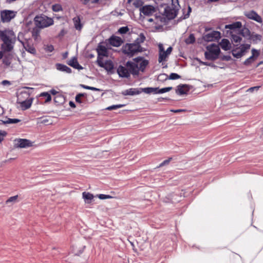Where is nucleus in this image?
<instances>
[{"label":"nucleus","instance_id":"nucleus-1","mask_svg":"<svg viewBox=\"0 0 263 263\" xmlns=\"http://www.w3.org/2000/svg\"><path fill=\"white\" fill-rule=\"evenodd\" d=\"M0 39L3 42L1 49L3 52H10L13 49L16 37L12 30L8 29L1 31Z\"/></svg>","mask_w":263,"mask_h":263},{"label":"nucleus","instance_id":"nucleus-2","mask_svg":"<svg viewBox=\"0 0 263 263\" xmlns=\"http://www.w3.org/2000/svg\"><path fill=\"white\" fill-rule=\"evenodd\" d=\"M164 7L163 14L168 19L171 20L174 18L179 10L180 5L178 0H172L170 5H164L161 7Z\"/></svg>","mask_w":263,"mask_h":263},{"label":"nucleus","instance_id":"nucleus-3","mask_svg":"<svg viewBox=\"0 0 263 263\" xmlns=\"http://www.w3.org/2000/svg\"><path fill=\"white\" fill-rule=\"evenodd\" d=\"M33 99L29 97V93L26 91H21L17 96V104L20 105V107L23 110L29 108L32 103Z\"/></svg>","mask_w":263,"mask_h":263},{"label":"nucleus","instance_id":"nucleus-4","mask_svg":"<svg viewBox=\"0 0 263 263\" xmlns=\"http://www.w3.org/2000/svg\"><path fill=\"white\" fill-rule=\"evenodd\" d=\"M122 52L128 57H132L138 52H142V47L139 43H126L122 46Z\"/></svg>","mask_w":263,"mask_h":263},{"label":"nucleus","instance_id":"nucleus-5","mask_svg":"<svg viewBox=\"0 0 263 263\" xmlns=\"http://www.w3.org/2000/svg\"><path fill=\"white\" fill-rule=\"evenodd\" d=\"M206 49L207 51L204 52V56L206 59L214 61L218 58L220 50L218 45L212 44L208 46Z\"/></svg>","mask_w":263,"mask_h":263},{"label":"nucleus","instance_id":"nucleus-6","mask_svg":"<svg viewBox=\"0 0 263 263\" xmlns=\"http://www.w3.org/2000/svg\"><path fill=\"white\" fill-rule=\"evenodd\" d=\"M34 22L36 26L41 28L49 27L53 24L52 18L44 15L35 16Z\"/></svg>","mask_w":263,"mask_h":263},{"label":"nucleus","instance_id":"nucleus-7","mask_svg":"<svg viewBox=\"0 0 263 263\" xmlns=\"http://www.w3.org/2000/svg\"><path fill=\"white\" fill-rule=\"evenodd\" d=\"M250 48L249 44H242L239 47L234 49L232 51V55L236 58L239 59L243 56L247 50Z\"/></svg>","mask_w":263,"mask_h":263},{"label":"nucleus","instance_id":"nucleus-8","mask_svg":"<svg viewBox=\"0 0 263 263\" xmlns=\"http://www.w3.org/2000/svg\"><path fill=\"white\" fill-rule=\"evenodd\" d=\"M16 13V12L12 10H3L1 12V21L4 23L9 22L15 16Z\"/></svg>","mask_w":263,"mask_h":263},{"label":"nucleus","instance_id":"nucleus-9","mask_svg":"<svg viewBox=\"0 0 263 263\" xmlns=\"http://www.w3.org/2000/svg\"><path fill=\"white\" fill-rule=\"evenodd\" d=\"M126 66L128 68L130 74L133 76H138L139 74V70L138 68V63H137L133 60V61H128L126 63Z\"/></svg>","mask_w":263,"mask_h":263},{"label":"nucleus","instance_id":"nucleus-10","mask_svg":"<svg viewBox=\"0 0 263 263\" xmlns=\"http://www.w3.org/2000/svg\"><path fill=\"white\" fill-rule=\"evenodd\" d=\"M16 145L17 147L27 148L33 145V142L26 139H18L15 140Z\"/></svg>","mask_w":263,"mask_h":263},{"label":"nucleus","instance_id":"nucleus-11","mask_svg":"<svg viewBox=\"0 0 263 263\" xmlns=\"http://www.w3.org/2000/svg\"><path fill=\"white\" fill-rule=\"evenodd\" d=\"M245 15L248 18L254 20L257 23H261L262 22L261 17L253 10L246 12Z\"/></svg>","mask_w":263,"mask_h":263},{"label":"nucleus","instance_id":"nucleus-12","mask_svg":"<svg viewBox=\"0 0 263 263\" xmlns=\"http://www.w3.org/2000/svg\"><path fill=\"white\" fill-rule=\"evenodd\" d=\"M220 37V33L219 31H214L204 36V39L208 42H211L219 39Z\"/></svg>","mask_w":263,"mask_h":263},{"label":"nucleus","instance_id":"nucleus-13","mask_svg":"<svg viewBox=\"0 0 263 263\" xmlns=\"http://www.w3.org/2000/svg\"><path fill=\"white\" fill-rule=\"evenodd\" d=\"M140 13H143L144 15H152L155 12V8L151 5H145L140 8Z\"/></svg>","mask_w":263,"mask_h":263},{"label":"nucleus","instance_id":"nucleus-14","mask_svg":"<svg viewBox=\"0 0 263 263\" xmlns=\"http://www.w3.org/2000/svg\"><path fill=\"white\" fill-rule=\"evenodd\" d=\"M117 73L121 78H128L130 77V72L126 66L120 65L117 69Z\"/></svg>","mask_w":263,"mask_h":263},{"label":"nucleus","instance_id":"nucleus-15","mask_svg":"<svg viewBox=\"0 0 263 263\" xmlns=\"http://www.w3.org/2000/svg\"><path fill=\"white\" fill-rule=\"evenodd\" d=\"M134 61L137 63H138L139 70L143 72L148 64V61L146 60H144L141 57H138L134 59Z\"/></svg>","mask_w":263,"mask_h":263},{"label":"nucleus","instance_id":"nucleus-16","mask_svg":"<svg viewBox=\"0 0 263 263\" xmlns=\"http://www.w3.org/2000/svg\"><path fill=\"white\" fill-rule=\"evenodd\" d=\"M251 52L252 55L247 59H246L244 62V64L246 65H249L252 63H253L254 61H255V60L258 58V57L259 55V51L255 49H252Z\"/></svg>","mask_w":263,"mask_h":263},{"label":"nucleus","instance_id":"nucleus-17","mask_svg":"<svg viewBox=\"0 0 263 263\" xmlns=\"http://www.w3.org/2000/svg\"><path fill=\"white\" fill-rule=\"evenodd\" d=\"M13 58V55L11 53H8L4 55L2 59L3 64L4 65L5 67L7 68L10 66Z\"/></svg>","mask_w":263,"mask_h":263},{"label":"nucleus","instance_id":"nucleus-18","mask_svg":"<svg viewBox=\"0 0 263 263\" xmlns=\"http://www.w3.org/2000/svg\"><path fill=\"white\" fill-rule=\"evenodd\" d=\"M109 43L114 47H119L123 43V40L120 37L112 36L109 39Z\"/></svg>","mask_w":263,"mask_h":263},{"label":"nucleus","instance_id":"nucleus-19","mask_svg":"<svg viewBox=\"0 0 263 263\" xmlns=\"http://www.w3.org/2000/svg\"><path fill=\"white\" fill-rule=\"evenodd\" d=\"M142 92L141 88H131L125 90L122 92V94L124 96H134L140 94Z\"/></svg>","mask_w":263,"mask_h":263},{"label":"nucleus","instance_id":"nucleus-20","mask_svg":"<svg viewBox=\"0 0 263 263\" xmlns=\"http://www.w3.org/2000/svg\"><path fill=\"white\" fill-rule=\"evenodd\" d=\"M97 54L104 57H108V50L106 47L101 44H99L97 48Z\"/></svg>","mask_w":263,"mask_h":263},{"label":"nucleus","instance_id":"nucleus-21","mask_svg":"<svg viewBox=\"0 0 263 263\" xmlns=\"http://www.w3.org/2000/svg\"><path fill=\"white\" fill-rule=\"evenodd\" d=\"M186 85H179L176 89V93L178 95L186 94L189 91Z\"/></svg>","mask_w":263,"mask_h":263},{"label":"nucleus","instance_id":"nucleus-22","mask_svg":"<svg viewBox=\"0 0 263 263\" xmlns=\"http://www.w3.org/2000/svg\"><path fill=\"white\" fill-rule=\"evenodd\" d=\"M68 64L69 65L75 69L79 70L83 69V67L79 64L77 59L76 57H73L72 59H71L68 62Z\"/></svg>","mask_w":263,"mask_h":263},{"label":"nucleus","instance_id":"nucleus-23","mask_svg":"<svg viewBox=\"0 0 263 263\" xmlns=\"http://www.w3.org/2000/svg\"><path fill=\"white\" fill-rule=\"evenodd\" d=\"M18 40L23 45L24 48L27 52L33 54H34L36 53V50L33 46L29 45L28 43H24L22 41H20L19 39Z\"/></svg>","mask_w":263,"mask_h":263},{"label":"nucleus","instance_id":"nucleus-24","mask_svg":"<svg viewBox=\"0 0 263 263\" xmlns=\"http://www.w3.org/2000/svg\"><path fill=\"white\" fill-rule=\"evenodd\" d=\"M221 48L226 51L229 50L231 47V44L228 39H223L220 43Z\"/></svg>","mask_w":263,"mask_h":263},{"label":"nucleus","instance_id":"nucleus-25","mask_svg":"<svg viewBox=\"0 0 263 263\" xmlns=\"http://www.w3.org/2000/svg\"><path fill=\"white\" fill-rule=\"evenodd\" d=\"M56 68L58 70L65 72L67 73L71 72V69L65 65L58 63L56 64Z\"/></svg>","mask_w":263,"mask_h":263},{"label":"nucleus","instance_id":"nucleus-26","mask_svg":"<svg viewBox=\"0 0 263 263\" xmlns=\"http://www.w3.org/2000/svg\"><path fill=\"white\" fill-rule=\"evenodd\" d=\"M242 26V24L240 22H236L231 24L226 25L225 26L226 29H229L231 30H234L238 28H240Z\"/></svg>","mask_w":263,"mask_h":263},{"label":"nucleus","instance_id":"nucleus-27","mask_svg":"<svg viewBox=\"0 0 263 263\" xmlns=\"http://www.w3.org/2000/svg\"><path fill=\"white\" fill-rule=\"evenodd\" d=\"M103 66H101V67L104 68L107 71H111L114 69V64L110 60L106 61L104 63Z\"/></svg>","mask_w":263,"mask_h":263},{"label":"nucleus","instance_id":"nucleus-28","mask_svg":"<svg viewBox=\"0 0 263 263\" xmlns=\"http://www.w3.org/2000/svg\"><path fill=\"white\" fill-rule=\"evenodd\" d=\"M83 198L84 199L85 202L87 203L91 202V200L93 198V195L88 192H83L82 193Z\"/></svg>","mask_w":263,"mask_h":263},{"label":"nucleus","instance_id":"nucleus-29","mask_svg":"<svg viewBox=\"0 0 263 263\" xmlns=\"http://www.w3.org/2000/svg\"><path fill=\"white\" fill-rule=\"evenodd\" d=\"M73 22L75 28L78 30H81L82 28V24L81 23V20L79 16L74 17L73 18Z\"/></svg>","mask_w":263,"mask_h":263},{"label":"nucleus","instance_id":"nucleus-30","mask_svg":"<svg viewBox=\"0 0 263 263\" xmlns=\"http://www.w3.org/2000/svg\"><path fill=\"white\" fill-rule=\"evenodd\" d=\"M142 91L145 92V93L149 94L151 93H153L154 94H157L158 93V87H146L144 88H141Z\"/></svg>","mask_w":263,"mask_h":263},{"label":"nucleus","instance_id":"nucleus-31","mask_svg":"<svg viewBox=\"0 0 263 263\" xmlns=\"http://www.w3.org/2000/svg\"><path fill=\"white\" fill-rule=\"evenodd\" d=\"M18 195H15L14 196H12L9 197L5 202L6 204L8 205L9 206L12 205L14 203L18 202Z\"/></svg>","mask_w":263,"mask_h":263},{"label":"nucleus","instance_id":"nucleus-32","mask_svg":"<svg viewBox=\"0 0 263 263\" xmlns=\"http://www.w3.org/2000/svg\"><path fill=\"white\" fill-rule=\"evenodd\" d=\"M87 95L85 93H80L76 95L75 100L76 102L79 103H82L84 102L83 98H86Z\"/></svg>","mask_w":263,"mask_h":263},{"label":"nucleus","instance_id":"nucleus-33","mask_svg":"<svg viewBox=\"0 0 263 263\" xmlns=\"http://www.w3.org/2000/svg\"><path fill=\"white\" fill-rule=\"evenodd\" d=\"M168 56L167 54H166L165 51L160 52L159 53V58H158V62L159 63H161L163 61L166 60V58Z\"/></svg>","mask_w":263,"mask_h":263},{"label":"nucleus","instance_id":"nucleus-34","mask_svg":"<svg viewBox=\"0 0 263 263\" xmlns=\"http://www.w3.org/2000/svg\"><path fill=\"white\" fill-rule=\"evenodd\" d=\"M40 97H44L46 98L45 103H48L51 101V97L48 92H43L40 93Z\"/></svg>","mask_w":263,"mask_h":263},{"label":"nucleus","instance_id":"nucleus-35","mask_svg":"<svg viewBox=\"0 0 263 263\" xmlns=\"http://www.w3.org/2000/svg\"><path fill=\"white\" fill-rule=\"evenodd\" d=\"M192 9L190 6H187V10L186 13L185 12V10H183V15L181 17L182 19H186L188 18L190 16V14L191 12Z\"/></svg>","mask_w":263,"mask_h":263},{"label":"nucleus","instance_id":"nucleus-36","mask_svg":"<svg viewBox=\"0 0 263 263\" xmlns=\"http://www.w3.org/2000/svg\"><path fill=\"white\" fill-rule=\"evenodd\" d=\"M195 41V38L193 34H191L189 36L185 39V43L187 44H193Z\"/></svg>","mask_w":263,"mask_h":263},{"label":"nucleus","instance_id":"nucleus-37","mask_svg":"<svg viewBox=\"0 0 263 263\" xmlns=\"http://www.w3.org/2000/svg\"><path fill=\"white\" fill-rule=\"evenodd\" d=\"M125 106V104L113 105L108 107L106 109L109 110L116 109Z\"/></svg>","mask_w":263,"mask_h":263},{"label":"nucleus","instance_id":"nucleus-38","mask_svg":"<svg viewBox=\"0 0 263 263\" xmlns=\"http://www.w3.org/2000/svg\"><path fill=\"white\" fill-rule=\"evenodd\" d=\"M104 56H103V55H99L98 54V56H97V61H96V63H97V64L101 67V66H103V65L104 64V62H103V58L104 57Z\"/></svg>","mask_w":263,"mask_h":263},{"label":"nucleus","instance_id":"nucleus-39","mask_svg":"<svg viewBox=\"0 0 263 263\" xmlns=\"http://www.w3.org/2000/svg\"><path fill=\"white\" fill-rule=\"evenodd\" d=\"M173 89L172 87H167L159 89L158 88V93H163L171 90Z\"/></svg>","mask_w":263,"mask_h":263},{"label":"nucleus","instance_id":"nucleus-40","mask_svg":"<svg viewBox=\"0 0 263 263\" xmlns=\"http://www.w3.org/2000/svg\"><path fill=\"white\" fill-rule=\"evenodd\" d=\"M80 86L84 89H86L91 90H94V91H101V90L99 88L91 87V86H87V85H85L84 84H81Z\"/></svg>","mask_w":263,"mask_h":263},{"label":"nucleus","instance_id":"nucleus-41","mask_svg":"<svg viewBox=\"0 0 263 263\" xmlns=\"http://www.w3.org/2000/svg\"><path fill=\"white\" fill-rule=\"evenodd\" d=\"M20 122V120L18 119H10L9 118L7 120L4 122L6 124H15Z\"/></svg>","mask_w":263,"mask_h":263},{"label":"nucleus","instance_id":"nucleus-42","mask_svg":"<svg viewBox=\"0 0 263 263\" xmlns=\"http://www.w3.org/2000/svg\"><path fill=\"white\" fill-rule=\"evenodd\" d=\"M52 9L54 12H59L62 10V7L60 4H54L52 5Z\"/></svg>","mask_w":263,"mask_h":263},{"label":"nucleus","instance_id":"nucleus-43","mask_svg":"<svg viewBox=\"0 0 263 263\" xmlns=\"http://www.w3.org/2000/svg\"><path fill=\"white\" fill-rule=\"evenodd\" d=\"M128 31H129V28H128V27L124 26V27H121L118 30V32L120 33V34H125V33H127Z\"/></svg>","mask_w":263,"mask_h":263},{"label":"nucleus","instance_id":"nucleus-44","mask_svg":"<svg viewBox=\"0 0 263 263\" xmlns=\"http://www.w3.org/2000/svg\"><path fill=\"white\" fill-rule=\"evenodd\" d=\"M180 76L176 73H171L168 77L170 80H177L180 78Z\"/></svg>","mask_w":263,"mask_h":263},{"label":"nucleus","instance_id":"nucleus-45","mask_svg":"<svg viewBox=\"0 0 263 263\" xmlns=\"http://www.w3.org/2000/svg\"><path fill=\"white\" fill-rule=\"evenodd\" d=\"M143 4V2L142 0H136L134 3L133 5L136 8H139L142 6Z\"/></svg>","mask_w":263,"mask_h":263},{"label":"nucleus","instance_id":"nucleus-46","mask_svg":"<svg viewBox=\"0 0 263 263\" xmlns=\"http://www.w3.org/2000/svg\"><path fill=\"white\" fill-rule=\"evenodd\" d=\"M97 196L100 199L104 200L106 199H111L112 198V196L109 195H105V194H99Z\"/></svg>","mask_w":263,"mask_h":263},{"label":"nucleus","instance_id":"nucleus-47","mask_svg":"<svg viewBox=\"0 0 263 263\" xmlns=\"http://www.w3.org/2000/svg\"><path fill=\"white\" fill-rule=\"evenodd\" d=\"M233 41L235 43H239L241 41L242 39L240 36L237 35L233 34L232 35Z\"/></svg>","mask_w":263,"mask_h":263},{"label":"nucleus","instance_id":"nucleus-48","mask_svg":"<svg viewBox=\"0 0 263 263\" xmlns=\"http://www.w3.org/2000/svg\"><path fill=\"white\" fill-rule=\"evenodd\" d=\"M44 49L46 52H52L54 50V47L51 45H47L45 46Z\"/></svg>","mask_w":263,"mask_h":263},{"label":"nucleus","instance_id":"nucleus-49","mask_svg":"<svg viewBox=\"0 0 263 263\" xmlns=\"http://www.w3.org/2000/svg\"><path fill=\"white\" fill-rule=\"evenodd\" d=\"M6 135L7 133L5 131L0 130V143L4 140Z\"/></svg>","mask_w":263,"mask_h":263},{"label":"nucleus","instance_id":"nucleus-50","mask_svg":"<svg viewBox=\"0 0 263 263\" xmlns=\"http://www.w3.org/2000/svg\"><path fill=\"white\" fill-rule=\"evenodd\" d=\"M171 159H172V158H170L169 159L163 161L162 163H161L159 164V167H162V166H163L164 165L168 164L170 163V162L171 161Z\"/></svg>","mask_w":263,"mask_h":263},{"label":"nucleus","instance_id":"nucleus-51","mask_svg":"<svg viewBox=\"0 0 263 263\" xmlns=\"http://www.w3.org/2000/svg\"><path fill=\"white\" fill-rule=\"evenodd\" d=\"M259 87H260V86L252 87H251V88H249L248 89L247 91L252 92L254 90H258V89L259 88Z\"/></svg>","mask_w":263,"mask_h":263},{"label":"nucleus","instance_id":"nucleus-52","mask_svg":"<svg viewBox=\"0 0 263 263\" xmlns=\"http://www.w3.org/2000/svg\"><path fill=\"white\" fill-rule=\"evenodd\" d=\"M159 51V53L162 52L164 51L163 45L161 43H159L158 45Z\"/></svg>","mask_w":263,"mask_h":263},{"label":"nucleus","instance_id":"nucleus-53","mask_svg":"<svg viewBox=\"0 0 263 263\" xmlns=\"http://www.w3.org/2000/svg\"><path fill=\"white\" fill-rule=\"evenodd\" d=\"M1 83L3 85H4V86L10 85L11 84L10 82L8 80H3Z\"/></svg>","mask_w":263,"mask_h":263},{"label":"nucleus","instance_id":"nucleus-54","mask_svg":"<svg viewBox=\"0 0 263 263\" xmlns=\"http://www.w3.org/2000/svg\"><path fill=\"white\" fill-rule=\"evenodd\" d=\"M171 111L173 112H175V113H177V112L185 111V109H176V110L171 109Z\"/></svg>","mask_w":263,"mask_h":263},{"label":"nucleus","instance_id":"nucleus-55","mask_svg":"<svg viewBox=\"0 0 263 263\" xmlns=\"http://www.w3.org/2000/svg\"><path fill=\"white\" fill-rule=\"evenodd\" d=\"M173 48L172 47H169L165 51L166 54H167L168 55L171 53L172 51Z\"/></svg>","mask_w":263,"mask_h":263},{"label":"nucleus","instance_id":"nucleus-56","mask_svg":"<svg viewBox=\"0 0 263 263\" xmlns=\"http://www.w3.org/2000/svg\"><path fill=\"white\" fill-rule=\"evenodd\" d=\"M66 33V31L64 29H62L61 30L60 32L59 33V36H63Z\"/></svg>","mask_w":263,"mask_h":263},{"label":"nucleus","instance_id":"nucleus-57","mask_svg":"<svg viewBox=\"0 0 263 263\" xmlns=\"http://www.w3.org/2000/svg\"><path fill=\"white\" fill-rule=\"evenodd\" d=\"M170 99L167 98L160 97L158 98V102H162L163 101L169 100Z\"/></svg>","mask_w":263,"mask_h":263},{"label":"nucleus","instance_id":"nucleus-58","mask_svg":"<svg viewBox=\"0 0 263 263\" xmlns=\"http://www.w3.org/2000/svg\"><path fill=\"white\" fill-rule=\"evenodd\" d=\"M50 92L51 94L53 95H55L56 94L58 93V92L56 90L52 89L50 90Z\"/></svg>","mask_w":263,"mask_h":263},{"label":"nucleus","instance_id":"nucleus-59","mask_svg":"<svg viewBox=\"0 0 263 263\" xmlns=\"http://www.w3.org/2000/svg\"><path fill=\"white\" fill-rule=\"evenodd\" d=\"M69 106L72 108L76 107V105H75L74 103L72 101H70L69 103Z\"/></svg>","mask_w":263,"mask_h":263},{"label":"nucleus","instance_id":"nucleus-60","mask_svg":"<svg viewBox=\"0 0 263 263\" xmlns=\"http://www.w3.org/2000/svg\"><path fill=\"white\" fill-rule=\"evenodd\" d=\"M201 63L203 65H205V66H211V64L210 63H208V62H201Z\"/></svg>","mask_w":263,"mask_h":263},{"label":"nucleus","instance_id":"nucleus-61","mask_svg":"<svg viewBox=\"0 0 263 263\" xmlns=\"http://www.w3.org/2000/svg\"><path fill=\"white\" fill-rule=\"evenodd\" d=\"M4 112L3 108L0 106V115H2Z\"/></svg>","mask_w":263,"mask_h":263},{"label":"nucleus","instance_id":"nucleus-62","mask_svg":"<svg viewBox=\"0 0 263 263\" xmlns=\"http://www.w3.org/2000/svg\"><path fill=\"white\" fill-rule=\"evenodd\" d=\"M81 1L82 2V3H83L84 4L86 5V4H87V3H88L90 0H81Z\"/></svg>","mask_w":263,"mask_h":263},{"label":"nucleus","instance_id":"nucleus-63","mask_svg":"<svg viewBox=\"0 0 263 263\" xmlns=\"http://www.w3.org/2000/svg\"><path fill=\"white\" fill-rule=\"evenodd\" d=\"M3 56H4L3 51L2 50L0 51V60L3 58Z\"/></svg>","mask_w":263,"mask_h":263},{"label":"nucleus","instance_id":"nucleus-64","mask_svg":"<svg viewBox=\"0 0 263 263\" xmlns=\"http://www.w3.org/2000/svg\"><path fill=\"white\" fill-rule=\"evenodd\" d=\"M15 1L16 0H6V2H7V3L10 4V3H11Z\"/></svg>","mask_w":263,"mask_h":263}]
</instances>
